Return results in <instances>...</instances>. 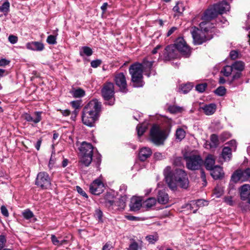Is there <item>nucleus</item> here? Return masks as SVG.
Instances as JSON below:
<instances>
[{
  "label": "nucleus",
  "mask_w": 250,
  "mask_h": 250,
  "mask_svg": "<svg viewBox=\"0 0 250 250\" xmlns=\"http://www.w3.org/2000/svg\"><path fill=\"white\" fill-rule=\"evenodd\" d=\"M185 208H187L188 209L192 210L193 213H196L197 210H198L197 204L195 203V201L194 200L190 201L188 204H187L186 205Z\"/></svg>",
  "instance_id": "473e14b6"
},
{
  "label": "nucleus",
  "mask_w": 250,
  "mask_h": 250,
  "mask_svg": "<svg viewBox=\"0 0 250 250\" xmlns=\"http://www.w3.org/2000/svg\"><path fill=\"white\" fill-rule=\"evenodd\" d=\"M114 81L122 91L126 92L127 84L125 77L123 73L116 74Z\"/></svg>",
  "instance_id": "dca6fc26"
},
{
  "label": "nucleus",
  "mask_w": 250,
  "mask_h": 250,
  "mask_svg": "<svg viewBox=\"0 0 250 250\" xmlns=\"http://www.w3.org/2000/svg\"><path fill=\"white\" fill-rule=\"evenodd\" d=\"M57 35H49L46 39L47 42L49 44H55L57 43Z\"/></svg>",
  "instance_id": "a18cd8bd"
},
{
  "label": "nucleus",
  "mask_w": 250,
  "mask_h": 250,
  "mask_svg": "<svg viewBox=\"0 0 250 250\" xmlns=\"http://www.w3.org/2000/svg\"><path fill=\"white\" fill-rule=\"evenodd\" d=\"M137 134L139 136H141L143 135L144 132L146 130V128L145 127H143L142 126H137Z\"/></svg>",
  "instance_id": "6e6d98bb"
},
{
  "label": "nucleus",
  "mask_w": 250,
  "mask_h": 250,
  "mask_svg": "<svg viewBox=\"0 0 250 250\" xmlns=\"http://www.w3.org/2000/svg\"><path fill=\"white\" fill-rule=\"evenodd\" d=\"M231 66L233 74L231 79L228 81V83L229 85L234 86L233 82L241 77L242 71L244 69L245 64L242 61H236L231 64Z\"/></svg>",
  "instance_id": "0eeeda50"
},
{
  "label": "nucleus",
  "mask_w": 250,
  "mask_h": 250,
  "mask_svg": "<svg viewBox=\"0 0 250 250\" xmlns=\"http://www.w3.org/2000/svg\"><path fill=\"white\" fill-rule=\"evenodd\" d=\"M204 113L207 115L213 114L216 111V105L215 104H206L202 107Z\"/></svg>",
  "instance_id": "bb28decb"
},
{
  "label": "nucleus",
  "mask_w": 250,
  "mask_h": 250,
  "mask_svg": "<svg viewBox=\"0 0 250 250\" xmlns=\"http://www.w3.org/2000/svg\"><path fill=\"white\" fill-rule=\"evenodd\" d=\"M8 41L12 44H15L18 42V37L16 36L11 35L8 37Z\"/></svg>",
  "instance_id": "4d7b16f0"
},
{
  "label": "nucleus",
  "mask_w": 250,
  "mask_h": 250,
  "mask_svg": "<svg viewBox=\"0 0 250 250\" xmlns=\"http://www.w3.org/2000/svg\"><path fill=\"white\" fill-rule=\"evenodd\" d=\"M106 205L110 207H113L114 208L117 207L116 209H124L125 206V200L124 198L119 199L118 201L115 202L114 201L108 200L106 201Z\"/></svg>",
  "instance_id": "a211bd4d"
},
{
  "label": "nucleus",
  "mask_w": 250,
  "mask_h": 250,
  "mask_svg": "<svg viewBox=\"0 0 250 250\" xmlns=\"http://www.w3.org/2000/svg\"><path fill=\"white\" fill-rule=\"evenodd\" d=\"M41 112H35L34 114V116H32L31 115L26 113L24 115V119L28 122H33L34 124H37L40 122L42 120Z\"/></svg>",
  "instance_id": "4be33fe9"
},
{
  "label": "nucleus",
  "mask_w": 250,
  "mask_h": 250,
  "mask_svg": "<svg viewBox=\"0 0 250 250\" xmlns=\"http://www.w3.org/2000/svg\"><path fill=\"white\" fill-rule=\"evenodd\" d=\"M82 157L80 162L85 167H88L92 162L94 147L90 143L83 142L80 148Z\"/></svg>",
  "instance_id": "20e7f679"
},
{
  "label": "nucleus",
  "mask_w": 250,
  "mask_h": 250,
  "mask_svg": "<svg viewBox=\"0 0 250 250\" xmlns=\"http://www.w3.org/2000/svg\"><path fill=\"white\" fill-rule=\"evenodd\" d=\"M173 10L174 12L182 13L185 10V7L182 2H178L176 5L174 6Z\"/></svg>",
  "instance_id": "f704fd0d"
},
{
  "label": "nucleus",
  "mask_w": 250,
  "mask_h": 250,
  "mask_svg": "<svg viewBox=\"0 0 250 250\" xmlns=\"http://www.w3.org/2000/svg\"><path fill=\"white\" fill-rule=\"evenodd\" d=\"M23 217L27 219H30L34 216L33 213L29 209H27L22 212Z\"/></svg>",
  "instance_id": "c03bdc74"
},
{
  "label": "nucleus",
  "mask_w": 250,
  "mask_h": 250,
  "mask_svg": "<svg viewBox=\"0 0 250 250\" xmlns=\"http://www.w3.org/2000/svg\"><path fill=\"white\" fill-rule=\"evenodd\" d=\"M26 47L28 49L36 51H41L44 48L43 44L40 42H27L26 44Z\"/></svg>",
  "instance_id": "6ab92c4d"
},
{
  "label": "nucleus",
  "mask_w": 250,
  "mask_h": 250,
  "mask_svg": "<svg viewBox=\"0 0 250 250\" xmlns=\"http://www.w3.org/2000/svg\"><path fill=\"white\" fill-rule=\"evenodd\" d=\"M71 104L75 110H79L81 107V102L78 101H72L71 103Z\"/></svg>",
  "instance_id": "603ef678"
},
{
  "label": "nucleus",
  "mask_w": 250,
  "mask_h": 250,
  "mask_svg": "<svg viewBox=\"0 0 250 250\" xmlns=\"http://www.w3.org/2000/svg\"><path fill=\"white\" fill-rule=\"evenodd\" d=\"M224 201L227 204L232 206L233 204V201L232 200V197L231 196H226L224 198Z\"/></svg>",
  "instance_id": "052dcab7"
},
{
  "label": "nucleus",
  "mask_w": 250,
  "mask_h": 250,
  "mask_svg": "<svg viewBox=\"0 0 250 250\" xmlns=\"http://www.w3.org/2000/svg\"><path fill=\"white\" fill-rule=\"evenodd\" d=\"M156 200L155 198H149L143 203L144 206L147 208H150L155 205Z\"/></svg>",
  "instance_id": "2f4dec72"
},
{
  "label": "nucleus",
  "mask_w": 250,
  "mask_h": 250,
  "mask_svg": "<svg viewBox=\"0 0 250 250\" xmlns=\"http://www.w3.org/2000/svg\"><path fill=\"white\" fill-rule=\"evenodd\" d=\"M129 72L131 76L132 82L136 83L137 86H142V84H140L143 79V70L141 63H135L131 65Z\"/></svg>",
  "instance_id": "423d86ee"
},
{
  "label": "nucleus",
  "mask_w": 250,
  "mask_h": 250,
  "mask_svg": "<svg viewBox=\"0 0 250 250\" xmlns=\"http://www.w3.org/2000/svg\"><path fill=\"white\" fill-rule=\"evenodd\" d=\"M129 206L131 210L137 211L142 207V200L137 197H132Z\"/></svg>",
  "instance_id": "a878e982"
},
{
  "label": "nucleus",
  "mask_w": 250,
  "mask_h": 250,
  "mask_svg": "<svg viewBox=\"0 0 250 250\" xmlns=\"http://www.w3.org/2000/svg\"><path fill=\"white\" fill-rule=\"evenodd\" d=\"M151 149L148 147H144L140 149L139 153V159L141 161H145L152 154Z\"/></svg>",
  "instance_id": "aec40b11"
},
{
  "label": "nucleus",
  "mask_w": 250,
  "mask_h": 250,
  "mask_svg": "<svg viewBox=\"0 0 250 250\" xmlns=\"http://www.w3.org/2000/svg\"><path fill=\"white\" fill-rule=\"evenodd\" d=\"M207 84L206 83L198 84L196 86V90L199 92H203L207 88Z\"/></svg>",
  "instance_id": "de8ad7c7"
},
{
  "label": "nucleus",
  "mask_w": 250,
  "mask_h": 250,
  "mask_svg": "<svg viewBox=\"0 0 250 250\" xmlns=\"http://www.w3.org/2000/svg\"><path fill=\"white\" fill-rule=\"evenodd\" d=\"M178 56V52L173 44L167 45L164 50L160 58L164 61H169L176 58Z\"/></svg>",
  "instance_id": "f8f14e48"
},
{
  "label": "nucleus",
  "mask_w": 250,
  "mask_h": 250,
  "mask_svg": "<svg viewBox=\"0 0 250 250\" xmlns=\"http://www.w3.org/2000/svg\"><path fill=\"white\" fill-rule=\"evenodd\" d=\"M6 240L4 235H0V250H2L6 243Z\"/></svg>",
  "instance_id": "8fccbe9b"
},
{
  "label": "nucleus",
  "mask_w": 250,
  "mask_h": 250,
  "mask_svg": "<svg viewBox=\"0 0 250 250\" xmlns=\"http://www.w3.org/2000/svg\"><path fill=\"white\" fill-rule=\"evenodd\" d=\"M210 171L211 176L215 180L222 179L224 177V172L220 166H215Z\"/></svg>",
  "instance_id": "f3484780"
},
{
  "label": "nucleus",
  "mask_w": 250,
  "mask_h": 250,
  "mask_svg": "<svg viewBox=\"0 0 250 250\" xmlns=\"http://www.w3.org/2000/svg\"><path fill=\"white\" fill-rule=\"evenodd\" d=\"M102 96L104 99L109 101L111 99L114 95V86L112 83H105L102 89Z\"/></svg>",
  "instance_id": "ddd939ff"
},
{
  "label": "nucleus",
  "mask_w": 250,
  "mask_h": 250,
  "mask_svg": "<svg viewBox=\"0 0 250 250\" xmlns=\"http://www.w3.org/2000/svg\"><path fill=\"white\" fill-rule=\"evenodd\" d=\"M178 52L186 57L189 56L191 51L189 46L187 44L183 38H178L173 44Z\"/></svg>",
  "instance_id": "1a4fd4ad"
},
{
  "label": "nucleus",
  "mask_w": 250,
  "mask_h": 250,
  "mask_svg": "<svg viewBox=\"0 0 250 250\" xmlns=\"http://www.w3.org/2000/svg\"><path fill=\"white\" fill-rule=\"evenodd\" d=\"M101 107V103L98 100L90 101L83 110L82 119L83 124L88 126H94L95 122L100 116Z\"/></svg>",
  "instance_id": "f03ea898"
},
{
  "label": "nucleus",
  "mask_w": 250,
  "mask_h": 250,
  "mask_svg": "<svg viewBox=\"0 0 250 250\" xmlns=\"http://www.w3.org/2000/svg\"><path fill=\"white\" fill-rule=\"evenodd\" d=\"M104 189V184L99 179L94 180L90 185L89 190L91 193L94 195H100Z\"/></svg>",
  "instance_id": "4468645a"
},
{
  "label": "nucleus",
  "mask_w": 250,
  "mask_h": 250,
  "mask_svg": "<svg viewBox=\"0 0 250 250\" xmlns=\"http://www.w3.org/2000/svg\"><path fill=\"white\" fill-rule=\"evenodd\" d=\"M192 85L190 83H188L184 85H181L180 86V91L184 94L188 93L192 88Z\"/></svg>",
  "instance_id": "ea45409f"
},
{
  "label": "nucleus",
  "mask_w": 250,
  "mask_h": 250,
  "mask_svg": "<svg viewBox=\"0 0 250 250\" xmlns=\"http://www.w3.org/2000/svg\"><path fill=\"white\" fill-rule=\"evenodd\" d=\"M76 189L77 192L85 198H88V196L86 192L79 186H76Z\"/></svg>",
  "instance_id": "5fc2aeb1"
},
{
  "label": "nucleus",
  "mask_w": 250,
  "mask_h": 250,
  "mask_svg": "<svg viewBox=\"0 0 250 250\" xmlns=\"http://www.w3.org/2000/svg\"><path fill=\"white\" fill-rule=\"evenodd\" d=\"M94 159L93 161V163H95V167L98 168L101 163V155L97 153L94 156Z\"/></svg>",
  "instance_id": "37998d69"
},
{
  "label": "nucleus",
  "mask_w": 250,
  "mask_h": 250,
  "mask_svg": "<svg viewBox=\"0 0 250 250\" xmlns=\"http://www.w3.org/2000/svg\"><path fill=\"white\" fill-rule=\"evenodd\" d=\"M184 159L187 168L191 170L199 169L204 164V161L199 155L185 156Z\"/></svg>",
  "instance_id": "39448f33"
},
{
  "label": "nucleus",
  "mask_w": 250,
  "mask_h": 250,
  "mask_svg": "<svg viewBox=\"0 0 250 250\" xmlns=\"http://www.w3.org/2000/svg\"><path fill=\"white\" fill-rule=\"evenodd\" d=\"M205 167L208 170L212 169L215 166V157L212 154H208L204 161Z\"/></svg>",
  "instance_id": "412c9836"
},
{
  "label": "nucleus",
  "mask_w": 250,
  "mask_h": 250,
  "mask_svg": "<svg viewBox=\"0 0 250 250\" xmlns=\"http://www.w3.org/2000/svg\"><path fill=\"white\" fill-rule=\"evenodd\" d=\"M231 149L229 147H224L222 152V156L225 161H229L231 157Z\"/></svg>",
  "instance_id": "cd10ccee"
},
{
  "label": "nucleus",
  "mask_w": 250,
  "mask_h": 250,
  "mask_svg": "<svg viewBox=\"0 0 250 250\" xmlns=\"http://www.w3.org/2000/svg\"><path fill=\"white\" fill-rule=\"evenodd\" d=\"M10 3L6 0L4 1L1 6H0V12L7 13L9 10Z\"/></svg>",
  "instance_id": "79ce46f5"
},
{
  "label": "nucleus",
  "mask_w": 250,
  "mask_h": 250,
  "mask_svg": "<svg viewBox=\"0 0 250 250\" xmlns=\"http://www.w3.org/2000/svg\"><path fill=\"white\" fill-rule=\"evenodd\" d=\"M55 158H53V155L52 154L51 156L49 162V164H48V167L50 169H51L53 167L55 164Z\"/></svg>",
  "instance_id": "338daca9"
},
{
  "label": "nucleus",
  "mask_w": 250,
  "mask_h": 250,
  "mask_svg": "<svg viewBox=\"0 0 250 250\" xmlns=\"http://www.w3.org/2000/svg\"><path fill=\"white\" fill-rule=\"evenodd\" d=\"M183 158L181 157H177L174 158L173 164L176 166H181L183 165Z\"/></svg>",
  "instance_id": "09e8293b"
},
{
  "label": "nucleus",
  "mask_w": 250,
  "mask_h": 250,
  "mask_svg": "<svg viewBox=\"0 0 250 250\" xmlns=\"http://www.w3.org/2000/svg\"><path fill=\"white\" fill-rule=\"evenodd\" d=\"M169 200L168 194L164 190H160L158 192L157 201L161 204H166Z\"/></svg>",
  "instance_id": "393cba45"
},
{
  "label": "nucleus",
  "mask_w": 250,
  "mask_h": 250,
  "mask_svg": "<svg viewBox=\"0 0 250 250\" xmlns=\"http://www.w3.org/2000/svg\"><path fill=\"white\" fill-rule=\"evenodd\" d=\"M166 183L172 190L177 189V184L182 188L187 189L189 186L188 179L186 172L181 169H176L172 172L170 167L164 170Z\"/></svg>",
  "instance_id": "f257e3e1"
},
{
  "label": "nucleus",
  "mask_w": 250,
  "mask_h": 250,
  "mask_svg": "<svg viewBox=\"0 0 250 250\" xmlns=\"http://www.w3.org/2000/svg\"><path fill=\"white\" fill-rule=\"evenodd\" d=\"M191 33L195 44H201L207 40L205 35H201L202 32L196 27L192 28Z\"/></svg>",
  "instance_id": "2eb2a0df"
},
{
  "label": "nucleus",
  "mask_w": 250,
  "mask_h": 250,
  "mask_svg": "<svg viewBox=\"0 0 250 250\" xmlns=\"http://www.w3.org/2000/svg\"><path fill=\"white\" fill-rule=\"evenodd\" d=\"M154 62V61H148L147 59H144L143 62L141 63L142 70H143L144 69L145 71L150 70Z\"/></svg>",
  "instance_id": "c85d7f7f"
},
{
  "label": "nucleus",
  "mask_w": 250,
  "mask_h": 250,
  "mask_svg": "<svg viewBox=\"0 0 250 250\" xmlns=\"http://www.w3.org/2000/svg\"><path fill=\"white\" fill-rule=\"evenodd\" d=\"M94 217L98 220L99 222L103 223V213L100 208L95 209Z\"/></svg>",
  "instance_id": "58836bf2"
},
{
  "label": "nucleus",
  "mask_w": 250,
  "mask_h": 250,
  "mask_svg": "<svg viewBox=\"0 0 250 250\" xmlns=\"http://www.w3.org/2000/svg\"><path fill=\"white\" fill-rule=\"evenodd\" d=\"M210 147L211 148H215L219 145V140L218 136L216 134H212L210 137Z\"/></svg>",
  "instance_id": "7c9ffc66"
},
{
  "label": "nucleus",
  "mask_w": 250,
  "mask_h": 250,
  "mask_svg": "<svg viewBox=\"0 0 250 250\" xmlns=\"http://www.w3.org/2000/svg\"><path fill=\"white\" fill-rule=\"evenodd\" d=\"M239 191L240 197L242 200H245L248 198L249 199L250 196V185L249 184L243 185L240 188Z\"/></svg>",
  "instance_id": "b1692460"
},
{
  "label": "nucleus",
  "mask_w": 250,
  "mask_h": 250,
  "mask_svg": "<svg viewBox=\"0 0 250 250\" xmlns=\"http://www.w3.org/2000/svg\"><path fill=\"white\" fill-rule=\"evenodd\" d=\"M250 176V168H247L244 170L238 169L236 170L231 175V179L234 183H237L239 181L241 182L246 181L249 180Z\"/></svg>",
  "instance_id": "9b49d317"
},
{
  "label": "nucleus",
  "mask_w": 250,
  "mask_h": 250,
  "mask_svg": "<svg viewBox=\"0 0 250 250\" xmlns=\"http://www.w3.org/2000/svg\"><path fill=\"white\" fill-rule=\"evenodd\" d=\"M170 129L162 128L158 125H154L150 130V141L156 146L163 145L167 138Z\"/></svg>",
  "instance_id": "7ed1b4c3"
},
{
  "label": "nucleus",
  "mask_w": 250,
  "mask_h": 250,
  "mask_svg": "<svg viewBox=\"0 0 250 250\" xmlns=\"http://www.w3.org/2000/svg\"><path fill=\"white\" fill-rule=\"evenodd\" d=\"M102 63V61L99 59H97L96 60H93L91 61L90 64L91 66L93 68H97L99 66H100Z\"/></svg>",
  "instance_id": "3c124183"
},
{
  "label": "nucleus",
  "mask_w": 250,
  "mask_h": 250,
  "mask_svg": "<svg viewBox=\"0 0 250 250\" xmlns=\"http://www.w3.org/2000/svg\"><path fill=\"white\" fill-rule=\"evenodd\" d=\"M1 212L5 217L9 216V213L7 208L4 206H2L0 208Z\"/></svg>",
  "instance_id": "680f3d73"
},
{
  "label": "nucleus",
  "mask_w": 250,
  "mask_h": 250,
  "mask_svg": "<svg viewBox=\"0 0 250 250\" xmlns=\"http://www.w3.org/2000/svg\"><path fill=\"white\" fill-rule=\"evenodd\" d=\"M112 246L110 242H107L103 246L102 250H110L112 248Z\"/></svg>",
  "instance_id": "774afa93"
},
{
  "label": "nucleus",
  "mask_w": 250,
  "mask_h": 250,
  "mask_svg": "<svg viewBox=\"0 0 250 250\" xmlns=\"http://www.w3.org/2000/svg\"><path fill=\"white\" fill-rule=\"evenodd\" d=\"M214 5L219 13V14L225 13L227 11H229L230 9L229 4L225 0H223L220 2L215 4Z\"/></svg>",
  "instance_id": "5701e85b"
},
{
  "label": "nucleus",
  "mask_w": 250,
  "mask_h": 250,
  "mask_svg": "<svg viewBox=\"0 0 250 250\" xmlns=\"http://www.w3.org/2000/svg\"><path fill=\"white\" fill-rule=\"evenodd\" d=\"M219 14L217 9L215 8V6L213 5V7L208 9L204 13L202 17V19L205 21L201 22L199 25L200 27L203 29L205 31H207L208 29L206 27L204 28V26L206 24L207 21H210L211 20L215 18Z\"/></svg>",
  "instance_id": "9d476101"
},
{
  "label": "nucleus",
  "mask_w": 250,
  "mask_h": 250,
  "mask_svg": "<svg viewBox=\"0 0 250 250\" xmlns=\"http://www.w3.org/2000/svg\"><path fill=\"white\" fill-rule=\"evenodd\" d=\"M72 95L75 98L83 97L85 95V91L81 88H78L72 92Z\"/></svg>",
  "instance_id": "4c0bfd02"
},
{
  "label": "nucleus",
  "mask_w": 250,
  "mask_h": 250,
  "mask_svg": "<svg viewBox=\"0 0 250 250\" xmlns=\"http://www.w3.org/2000/svg\"><path fill=\"white\" fill-rule=\"evenodd\" d=\"M226 92V89L224 86H219L214 91L215 93L218 96H224Z\"/></svg>",
  "instance_id": "49530a36"
},
{
  "label": "nucleus",
  "mask_w": 250,
  "mask_h": 250,
  "mask_svg": "<svg viewBox=\"0 0 250 250\" xmlns=\"http://www.w3.org/2000/svg\"><path fill=\"white\" fill-rule=\"evenodd\" d=\"M82 51H80V54L81 56L85 55L87 56H90L92 54V50L88 46H83L82 48Z\"/></svg>",
  "instance_id": "c9c22d12"
},
{
  "label": "nucleus",
  "mask_w": 250,
  "mask_h": 250,
  "mask_svg": "<svg viewBox=\"0 0 250 250\" xmlns=\"http://www.w3.org/2000/svg\"><path fill=\"white\" fill-rule=\"evenodd\" d=\"M175 135L176 139L182 140L185 137L186 132L183 128H179L176 130Z\"/></svg>",
  "instance_id": "e433bc0d"
},
{
  "label": "nucleus",
  "mask_w": 250,
  "mask_h": 250,
  "mask_svg": "<svg viewBox=\"0 0 250 250\" xmlns=\"http://www.w3.org/2000/svg\"><path fill=\"white\" fill-rule=\"evenodd\" d=\"M159 236L157 233L149 235L146 237V240L150 244H154L158 240Z\"/></svg>",
  "instance_id": "72a5a7b5"
},
{
  "label": "nucleus",
  "mask_w": 250,
  "mask_h": 250,
  "mask_svg": "<svg viewBox=\"0 0 250 250\" xmlns=\"http://www.w3.org/2000/svg\"><path fill=\"white\" fill-rule=\"evenodd\" d=\"M51 240L53 245L55 246H59L60 241L58 240V238L54 234H52L51 236Z\"/></svg>",
  "instance_id": "bf43d9fd"
},
{
  "label": "nucleus",
  "mask_w": 250,
  "mask_h": 250,
  "mask_svg": "<svg viewBox=\"0 0 250 250\" xmlns=\"http://www.w3.org/2000/svg\"><path fill=\"white\" fill-rule=\"evenodd\" d=\"M154 157L156 160H162L165 158L164 155L160 152H155L154 154Z\"/></svg>",
  "instance_id": "13d9d810"
},
{
  "label": "nucleus",
  "mask_w": 250,
  "mask_h": 250,
  "mask_svg": "<svg viewBox=\"0 0 250 250\" xmlns=\"http://www.w3.org/2000/svg\"><path fill=\"white\" fill-rule=\"evenodd\" d=\"M195 203L197 204V207L198 209L199 208L204 206V202H205V201L204 200L199 199V200H195Z\"/></svg>",
  "instance_id": "69168bd1"
},
{
  "label": "nucleus",
  "mask_w": 250,
  "mask_h": 250,
  "mask_svg": "<svg viewBox=\"0 0 250 250\" xmlns=\"http://www.w3.org/2000/svg\"><path fill=\"white\" fill-rule=\"evenodd\" d=\"M238 55V53L237 51L232 50L229 53V56L230 58L232 60L236 59Z\"/></svg>",
  "instance_id": "e2e57ef3"
},
{
  "label": "nucleus",
  "mask_w": 250,
  "mask_h": 250,
  "mask_svg": "<svg viewBox=\"0 0 250 250\" xmlns=\"http://www.w3.org/2000/svg\"><path fill=\"white\" fill-rule=\"evenodd\" d=\"M10 61L5 59H1L0 60V66H5L8 65Z\"/></svg>",
  "instance_id": "0e129e2a"
},
{
  "label": "nucleus",
  "mask_w": 250,
  "mask_h": 250,
  "mask_svg": "<svg viewBox=\"0 0 250 250\" xmlns=\"http://www.w3.org/2000/svg\"><path fill=\"white\" fill-rule=\"evenodd\" d=\"M221 73L225 77H229L232 73L233 74V71L231 65L225 66L221 70Z\"/></svg>",
  "instance_id": "c756f323"
},
{
  "label": "nucleus",
  "mask_w": 250,
  "mask_h": 250,
  "mask_svg": "<svg viewBox=\"0 0 250 250\" xmlns=\"http://www.w3.org/2000/svg\"><path fill=\"white\" fill-rule=\"evenodd\" d=\"M35 184L42 189H47L51 185V179L49 174L44 171L39 172L37 176Z\"/></svg>",
  "instance_id": "6e6552de"
},
{
  "label": "nucleus",
  "mask_w": 250,
  "mask_h": 250,
  "mask_svg": "<svg viewBox=\"0 0 250 250\" xmlns=\"http://www.w3.org/2000/svg\"><path fill=\"white\" fill-rule=\"evenodd\" d=\"M128 250H138V244L135 241H133L129 245Z\"/></svg>",
  "instance_id": "864d4df0"
},
{
  "label": "nucleus",
  "mask_w": 250,
  "mask_h": 250,
  "mask_svg": "<svg viewBox=\"0 0 250 250\" xmlns=\"http://www.w3.org/2000/svg\"><path fill=\"white\" fill-rule=\"evenodd\" d=\"M168 111L172 113L181 112L183 110L182 107L175 105L169 106L168 108Z\"/></svg>",
  "instance_id": "a19ab883"
}]
</instances>
